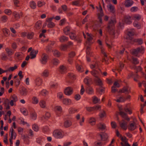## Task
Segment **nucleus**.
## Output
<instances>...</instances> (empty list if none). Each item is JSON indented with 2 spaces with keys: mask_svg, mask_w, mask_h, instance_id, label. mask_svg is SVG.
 <instances>
[{
  "mask_svg": "<svg viewBox=\"0 0 146 146\" xmlns=\"http://www.w3.org/2000/svg\"><path fill=\"white\" fill-rule=\"evenodd\" d=\"M32 128L33 130L36 131H38V127L36 124H35L33 125Z\"/></svg>",
  "mask_w": 146,
  "mask_h": 146,
  "instance_id": "obj_48",
  "label": "nucleus"
},
{
  "mask_svg": "<svg viewBox=\"0 0 146 146\" xmlns=\"http://www.w3.org/2000/svg\"><path fill=\"white\" fill-rule=\"evenodd\" d=\"M30 55L31 56V58L33 59L34 58H35L36 56V55L33 52V51H31L30 53Z\"/></svg>",
  "mask_w": 146,
  "mask_h": 146,
  "instance_id": "obj_62",
  "label": "nucleus"
},
{
  "mask_svg": "<svg viewBox=\"0 0 146 146\" xmlns=\"http://www.w3.org/2000/svg\"><path fill=\"white\" fill-rule=\"evenodd\" d=\"M52 46L50 45V44H48V45L46 46V48L45 49L47 52H50L52 50Z\"/></svg>",
  "mask_w": 146,
  "mask_h": 146,
  "instance_id": "obj_45",
  "label": "nucleus"
},
{
  "mask_svg": "<svg viewBox=\"0 0 146 146\" xmlns=\"http://www.w3.org/2000/svg\"><path fill=\"white\" fill-rule=\"evenodd\" d=\"M100 100L98 99L96 96H94V97H93V102L94 104H96L97 103H98L99 102H100Z\"/></svg>",
  "mask_w": 146,
  "mask_h": 146,
  "instance_id": "obj_40",
  "label": "nucleus"
},
{
  "mask_svg": "<svg viewBox=\"0 0 146 146\" xmlns=\"http://www.w3.org/2000/svg\"><path fill=\"white\" fill-rule=\"evenodd\" d=\"M61 101L63 103L66 105H69L71 103V100L68 98H63Z\"/></svg>",
  "mask_w": 146,
  "mask_h": 146,
  "instance_id": "obj_15",
  "label": "nucleus"
},
{
  "mask_svg": "<svg viewBox=\"0 0 146 146\" xmlns=\"http://www.w3.org/2000/svg\"><path fill=\"white\" fill-rule=\"evenodd\" d=\"M133 3V1L132 0H127L125 2V6L129 7L131 6Z\"/></svg>",
  "mask_w": 146,
  "mask_h": 146,
  "instance_id": "obj_23",
  "label": "nucleus"
},
{
  "mask_svg": "<svg viewBox=\"0 0 146 146\" xmlns=\"http://www.w3.org/2000/svg\"><path fill=\"white\" fill-rule=\"evenodd\" d=\"M49 74V70L47 69H46L44 70L42 73V76L45 77H48Z\"/></svg>",
  "mask_w": 146,
  "mask_h": 146,
  "instance_id": "obj_18",
  "label": "nucleus"
},
{
  "mask_svg": "<svg viewBox=\"0 0 146 146\" xmlns=\"http://www.w3.org/2000/svg\"><path fill=\"white\" fill-rule=\"evenodd\" d=\"M138 9V8L135 6L132 7L130 9V11L132 12H134L137 11Z\"/></svg>",
  "mask_w": 146,
  "mask_h": 146,
  "instance_id": "obj_49",
  "label": "nucleus"
},
{
  "mask_svg": "<svg viewBox=\"0 0 146 146\" xmlns=\"http://www.w3.org/2000/svg\"><path fill=\"white\" fill-rule=\"evenodd\" d=\"M7 20V17L6 16H3L2 17L1 19V21L4 22H6Z\"/></svg>",
  "mask_w": 146,
  "mask_h": 146,
  "instance_id": "obj_53",
  "label": "nucleus"
},
{
  "mask_svg": "<svg viewBox=\"0 0 146 146\" xmlns=\"http://www.w3.org/2000/svg\"><path fill=\"white\" fill-rule=\"evenodd\" d=\"M53 54L54 56L57 57H59L60 56V52L56 50L54 51Z\"/></svg>",
  "mask_w": 146,
  "mask_h": 146,
  "instance_id": "obj_52",
  "label": "nucleus"
},
{
  "mask_svg": "<svg viewBox=\"0 0 146 146\" xmlns=\"http://www.w3.org/2000/svg\"><path fill=\"white\" fill-rule=\"evenodd\" d=\"M34 35V33H29L27 35V38L29 39H31L32 38Z\"/></svg>",
  "mask_w": 146,
  "mask_h": 146,
  "instance_id": "obj_59",
  "label": "nucleus"
},
{
  "mask_svg": "<svg viewBox=\"0 0 146 146\" xmlns=\"http://www.w3.org/2000/svg\"><path fill=\"white\" fill-rule=\"evenodd\" d=\"M13 15L14 16L16 20L20 18V17L22 16L23 14L21 12L20 14H19L18 13L16 12H14L13 13Z\"/></svg>",
  "mask_w": 146,
  "mask_h": 146,
  "instance_id": "obj_19",
  "label": "nucleus"
},
{
  "mask_svg": "<svg viewBox=\"0 0 146 146\" xmlns=\"http://www.w3.org/2000/svg\"><path fill=\"white\" fill-rule=\"evenodd\" d=\"M30 7L33 9H34L36 8V3L33 1H31L30 2Z\"/></svg>",
  "mask_w": 146,
  "mask_h": 146,
  "instance_id": "obj_34",
  "label": "nucleus"
},
{
  "mask_svg": "<svg viewBox=\"0 0 146 146\" xmlns=\"http://www.w3.org/2000/svg\"><path fill=\"white\" fill-rule=\"evenodd\" d=\"M119 92L125 93L126 94H128L129 93V90L127 88L124 87L122 90L119 91Z\"/></svg>",
  "mask_w": 146,
  "mask_h": 146,
  "instance_id": "obj_27",
  "label": "nucleus"
},
{
  "mask_svg": "<svg viewBox=\"0 0 146 146\" xmlns=\"http://www.w3.org/2000/svg\"><path fill=\"white\" fill-rule=\"evenodd\" d=\"M73 89L70 87H67L64 90L65 94L68 96L71 95L72 93Z\"/></svg>",
  "mask_w": 146,
  "mask_h": 146,
  "instance_id": "obj_12",
  "label": "nucleus"
},
{
  "mask_svg": "<svg viewBox=\"0 0 146 146\" xmlns=\"http://www.w3.org/2000/svg\"><path fill=\"white\" fill-rule=\"evenodd\" d=\"M86 92L88 94H91L93 93L94 90L92 88L90 87L89 86L86 89Z\"/></svg>",
  "mask_w": 146,
  "mask_h": 146,
  "instance_id": "obj_31",
  "label": "nucleus"
},
{
  "mask_svg": "<svg viewBox=\"0 0 146 146\" xmlns=\"http://www.w3.org/2000/svg\"><path fill=\"white\" fill-rule=\"evenodd\" d=\"M99 135L100 136L101 140L103 141L107 140L108 138V135L106 133H103L102 134H99Z\"/></svg>",
  "mask_w": 146,
  "mask_h": 146,
  "instance_id": "obj_17",
  "label": "nucleus"
},
{
  "mask_svg": "<svg viewBox=\"0 0 146 146\" xmlns=\"http://www.w3.org/2000/svg\"><path fill=\"white\" fill-rule=\"evenodd\" d=\"M90 79L88 77H86L84 80V83L88 86H89L90 85Z\"/></svg>",
  "mask_w": 146,
  "mask_h": 146,
  "instance_id": "obj_29",
  "label": "nucleus"
},
{
  "mask_svg": "<svg viewBox=\"0 0 146 146\" xmlns=\"http://www.w3.org/2000/svg\"><path fill=\"white\" fill-rule=\"evenodd\" d=\"M10 30L11 32H12V33L13 34H11V36L13 37H15L17 35L16 34V31H15V29L12 27L10 28Z\"/></svg>",
  "mask_w": 146,
  "mask_h": 146,
  "instance_id": "obj_38",
  "label": "nucleus"
},
{
  "mask_svg": "<svg viewBox=\"0 0 146 146\" xmlns=\"http://www.w3.org/2000/svg\"><path fill=\"white\" fill-rule=\"evenodd\" d=\"M68 76L71 79L74 80L75 79V76L74 74L72 73H68Z\"/></svg>",
  "mask_w": 146,
  "mask_h": 146,
  "instance_id": "obj_43",
  "label": "nucleus"
},
{
  "mask_svg": "<svg viewBox=\"0 0 146 146\" xmlns=\"http://www.w3.org/2000/svg\"><path fill=\"white\" fill-rule=\"evenodd\" d=\"M107 7L108 8V9H110V11L111 12L113 13H114V6L112 5L111 4H109L107 6Z\"/></svg>",
  "mask_w": 146,
  "mask_h": 146,
  "instance_id": "obj_26",
  "label": "nucleus"
},
{
  "mask_svg": "<svg viewBox=\"0 0 146 146\" xmlns=\"http://www.w3.org/2000/svg\"><path fill=\"white\" fill-rule=\"evenodd\" d=\"M76 68L77 70L79 72H82L83 71V68L82 66L78 64H76Z\"/></svg>",
  "mask_w": 146,
  "mask_h": 146,
  "instance_id": "obj_37",
  "label": "nucleus"
},
{
  "mask_svg": "<svg viewBox=\"0 0 146 146\" xmlns=\"http://www.w3.org/2000/svg\"><path fill=\"white\" fill-rule=\"evenodd\" d=\"M136 128V124L135 123H132L130 124L128 129L130 130H133L135 129Z\"/></svg>",
  "mask_w": 146,
  "mask_h": 146,
  "instance_id": "obj_20",
  "label": "nucleus"
},
{
  "mask_svg": "<svg viewBox=\"0 0 146 146\" xmlns=\"http://www.w3.org/2000/svg\"><path fill=\"white\" fill-rule=\"evenodd\" d=\"M124 110L126 112H128L129 114H131L132 112L126 106L124 108Z\"/></svg>",
  "mask_w": 146,
  "mask_h": 146,
  "instance_id": "obj_54",
  "label": "nucleus"
},
{
  "mask_svg": "<svg viewBox=\"0 0 146 146\" xmlns=\"http://www.w3.org/2000/svg\"><path fill=\"white\" fill-rule=\"evenodd\" d=\"M125 100V98L123 96H121L119 97V99H118L115 100V101L118 102H124Z\"/></svg>",
  "mask_w": 146,
  "mask_h": 146,
  "instance_id": "obj_32",
  "label": "nucleus"
},
{
  "mask_svg": "<svg viewBox=\"0 0 146 146\" xmlns=\"http://www.w3.org/2000/svg\"><path fill=\"white\" fill-rule=\"evenodd\" d=\"M98 129L99 130L103 131L106 128V125L105 124L103 123H100L98 126Z\"/></svg>",
  "mask_w": 146,
  "mask_h": 146,
  "instance_id": "obj_21",
  "label": "nucleus"
},
{
  "mask_svg": "<svg viewBox=\"0 0 146 146\" xmlns=\"http://www.w3.org/2000/svg\"><path fill=\"white\" fill-rule=\"evenodd\" d=\"M8 30L7 29L5 28L3 29V31L5 36H7L8 35Z\"/></svg>",
  "mask_w": 146,
  "mask_h": 146,
  "instance_id": "obj_60",
  "label": "nucleus"
},
{
  "mask_svg": "<svg viewBox=\"0 0 146 146\" xmlns=\"http://www.w3.org/2000/svg\"><path fill=\"white\" fill-rule=\"evenodd\" d=\"M57 96L61 100L62 99V98L63 97V94L62 92H60L57 93Z\"/></svg>",
  "mask_w": 146,
  "mask_h": 146,
  "instance_id": "obj_50",
  "label": "nucleus"
},
{
  "mask_svg": "<svg viewBox=\"0 0 146 146\" xmlns=\"http://www.w3.org/2000/svg\"><path fill=\"white\" fill-rule=\"evenodd\" d=\"M133 26L137 28L138 29H139L140 28V26L137 21L136 20L133 23Z\"/></svg>",
  "mask_w": 146,
  "mask_h": 146,
  "instance_id": "obj_41",
  "label": "nucleus"
},
{
  "mask_svg": "<svg viewBox=\"0 0 146 146\" xmlns=\"http://www.w3.org/2000/svg\"><path fill=\"white\" fill-rule=\"evenodd\" d=\"M133 62L135 64H137L139 63V62L136 58L133 57L132 58Z\"/></svg>",
  "mask_w": 146,
  "mask_h": 146,
  "instance_id": "obj_47",
  "label": "nucleus"
},
{
  "mask_svg": "<svg viewBox=\"0 0 146 146\" xmlns=\"http://www.w3.org/2000/svg\"><path fill=\"white\" fill-rule=\"evenodd\" d=\"M54 26V23L52 22H50L48 23L47 25V27L48 28H52Z\"/></svg>",
  "mask_w": 146,
  "mask_h": 146,
  "instance_id": "obj_55",
  "label": "nucleus"
},
{
  "mask_svg": "<svg viewBox=\"0 0 146 146\" xmlns=\"http://www.w3.org/2000/svg\"><path fill=\"white\" fill-rule=\"evenodd\" d=\"M70 29L68 27H66L63 30L64 33L66 35H68L70 33Z\"/></svg>",
  "mask_w": 146,
  "mask_h": 146,
  "instance_id": "obj_28",
  "label": "nucleus"
},
{
  "mask_svg": "<svg viewBox=\"0 0 146 146\" xmlns=\"http://www.w3.org/2000/svg\"><path fill=\"white\" fill-rule=\"evenodd\" d=\"M90 67L92 69H95L92 71L90 72L92 74L94 77L95 81L97 83L98 85L101 86L102 85V81L100 79L99 77L102 73L101 70L98 68V65L96 63L94 64H92L90 66Z\"/></svg>",
  "mask_w": 146,
  "mask_h": 146,
  "instance_id": "obj_1",
  "label": "nucleus"
},
{
  "mask_svg": "<svg viewBox=\"0 0 146 146\" xmlns=\"http://www.w3.org/2000/svg\"><path fill=\"white\" fill-rule=\"evenodd\" d=\"M41 57V59L40 60L41 63L42 64H45L47 62L48 55L45 53H43Z\"/></svg>",
  "mask_w": 146,
  "mask_h": 146,
  "instance_id": "obj_10",
  "label": "nucleus"
},
{
  "mask_svg": "<svg viewBox=\"0 0 146 146\" xmlns=\"http://www.w3.org/2000/svg\"><path fill=\"white\" fill-rule=\"evenodd\" d=\"M55 110L59 112H61L62 111V108L60 106H56L55 107Z\"/></svg>",
  "mask_w": 146,
  "mask_h": 146,
  "instance_id": "obj_64",
  "label": "nucleus"
},
{
  "mask_svg": "<svg viewBox=\"0 0 146 146\" xmlns=\"http://www.w3.org/2000/svg\"><path fill=\"white\" fill-rule=\"evenodd\" d=\"M77 110L73 108H70L69 110V112L70 114H72L76 112Z\"/></svg>",
  "mask_w": 146,
  "mask_h": 146,
  "instance_id": "obj_42",
  "label": "nucleus"
},
{
  "mask_svg": "<svg viewBox=\"0 0 146 146\" xmlns=\"http://www.w3.org/2000/svg\"><path fill=\"white\" fill-rule=\"evenodd\" d=\"M41 22L40 21H37L35 24V27L37 29H40L41 26Z\"/></svg>",
  "mask_w": 146,
  "mask_h": 146,
  "instance_id": "obj_35",
  "label": "nucleus"
},
{
  "mask_svg": "<svg viewBox=\"0 0 146 146\" xmlns=\"http://www.w3.org/2000/svg\"><path fill=\"white\" fill-rule=\"evenodd\" d=\"M10 105L11 106H15L16 102L18 100L17 97L15 95H11L10 98Z\"/></svg>",
  "mask_w": 146,
  "mask_h": 146,
  "instance_id": "obj_5",
  "label": "nucleus"
},
{
  "mask_svg": "<svg viewBox=\"0 0 146 146\" xmlns=\"http://www.w3.org/2000/svg\"><path fill=\"white\" fill-rule=\"evenodd\" d=\"M40 105L42 108H44L46 106L45 102L43 100H41L40 102Z\"/></svg>",
  "mask_w": 146,
  "mask_h": 146,
  "instance_id": "obj_36",
  "label": "nucleus"
},
{
  "mask_svg": "<svg viewBox=\"0 0 146 146\" xmlns=\"http://www.w3.org/2000/svg\"><path fill=\"white\" fill-rule=\"evenodd\" d=\"M20 95L22 96H26L27 93V89L24 87H22L19 90Z\"/></svg>",
  "mask_w": 146,
  "mask_h": 146,
  "instance_id": "obj_13",
  "label": "nucleus"
},
{
  "mask_svg": "<svg viewBox=\"0 0 146 146\" xmlns=\"http://www.w3.org/2000/svg\"><path fill=\"white\" fill-rule=\"evenodd\" d=\"M117 120L119 121V123L120 127L123 129L126 130L127 129V123L123 119L122 121V122L119 121V119L117 117Z\"/></svg>",
  "mask_w": 146,
  "mask_h": 146,
  "instance_id": "obj_8",
  "label": "nucleus"
},
{
  "mask_svg": "<svg viewBox=\"0 0 146 146\" xmlns=\"http://www.w3.org/2000/svg\"><path fill=\"white\" fill-rule=\"evenodd\" d=\"M144 52V49L142 46L134 49L132 51V54L136 56H137L138 54L139 53L143 54Z\"/></svg>",
  "mask_w": 146,
  "mask_h": 146,
  "instance_id": "obj_3",
  "label": "nucleus"
},
{
  "mask_svg": "<svg viewBox=\"0 0 146 146\" xmlns=\"http://www.w3.org/2000/svg\"><path fill=\"white\" fill-rule=\"evenodd\" d=\"M72 125V122L69 120H66L64 123V126L66 128L70 127Z\"/></svg>",
  "mask_w": 146,
  "mask_h": 146,
  "instance_id": "obj_16",
  "label": "nucleus"
},
{
  "mask_svg": "<svg viewBox=\"0 0 146 146\" xmlns=\"http://www.w3.org/2000/svg\"><path fill=\"white\" fill-rule=\"evenodd\" d=\"M66 68L64 66H60V71L61 73H63L66 72Z\"/></svg>",
  "mask_w": 146,
  "mask_h": 146,
  "instance_id": "obj_30",
  "label": "nucleus"
},
{
  "mask_svg": "<svg viewBox=\"0 0 146 146\" xmlns=\"http://www.w3.org/2000/svg\"><path fill=\"white\" fill-rule=\"evenodd\" d=\"M21 113L25 115H26L28 114V112L26 110L21 109Z\"/></svg>",
  "mask_w": 146,
  "mask_h": 146,
  "instance_id": "obj_61",
  "label": "nucleus"
},
{
  "mask_svg": "<svg viewBox=\"0 0 146 146\" xmlns=\"http://www.w3.org/2000/svg\"><path fill=\"white\" fill-rule=\"evenodd\" d=\"M31 117L33 120H35L36 118V113L35 112H32L31 113Z\"/></svg>",
  "mask_w": 146,
  "mask_h": 146,
  "instance_id": "obj_46",
  "label": "nucleus"
},
{
  "mask_svg": "<svg viewBox=\"0 0 146 146\" xmlns=\"http://www.w3.org/2000/svg\"><path fill=\"white\" fill-rule=\"evenodd\" d=\"M104 88H101L96 89L97 92L101 94L104 92Z\"/></svg>",
  "mask_w": 146,
  "mask_h": 146,
  "instance_id": "obj_51",
  "label": "nucleus"
},
{
  "mask_svg": "<svg viewBox=\"0 0 146 146\" xmlns=\"http://www.w3.org/2000/svg\"><path fill=\"white\" fill-rule=\"evenodd\" d=\"M4 104L5 108L7 110L9 109V100L8 99H7L5 100Z\"/></svg>",
  "mask_w": 146,
  "mask_h": 146,
  "instance_id": "obj_22",
  "label": "nucleus"
},
{
  "mask_svg": "<svg viewBox=\"0 0 146 146\" xmlns=\"http://www.w3.org/2000/svg\"><path fill=\"white\" fill-rule=\"evenodd\" d=\"M35 82L36 85L39 86L41 84L42 80L40 78H38L36 80Z\"/></svg>",
  "mask_w": 146,
  "mask_h": 146,
  "instance_id": "obj_25",
  "label": "nucleus"
},
{
  "mask_svg": "<svg viewBox=\"0 0 146 146\" xmlns=\"http://www.w3.org/2000/svg\"><path fill=\"white\" fill-rule=\"evenodd\" d=\"M68 38L64 36H62L60 37L59 38L60 41L61 42H62L67 41Z\"/></svg>",
  "mask_w": 146,
  "mask_h": 146,
  "instance_id": "obj_24",
  "label": "nucleus"
},
{
  "mask_svg": "<svg viewBox=\"0 0 146 146\" xmlns=\"http://www.w3.org/2000/svg\"><path fill=\"white\" fill-rule=\"evenodd\" d=\"M53 135L56 139H61L63 136L62 131L58 129L54 131L53 132Z\"/></svg>",
  "mask_w": 146,
  "mask_h": 146,
  "instance_id": "obj_4",
  "label": "nucleus"
},
{
  "mask_svg": "<svg viewBox=\"0 0 146 146\" xmlns=\"http://www.w3.org/2000/svg\"><path fill=\"white\" fill-rule=\"evenodd\" d=\"M134 30L133 29L128 32L127 38L128 40H129L128 41L130 44H132L133 43V40L132 36L134 35Z\"/></svg>",
  "mask_w": 146,
  "mask_h": 146,
  "instance_id": "obj_6",
  "label": "nucleus"
},
{
  "mask_svg": "<svg viewBox=\"0 0 146 146\" xmlns=\"http://www.w3.org/2000/svg\"><path fill=\"white\" fill-rule=\"evenodd\" d=\"M115 22L114 20H111L108 23V26L107 27V30L108 32L112 35L115 34V31L114 29L113 25Z\"/></svg>",
  "mask_w": 146,
  "mask_h": 146,
  "instance_id": "obj_2",
  "label": "nucleus"
},
{
  "mask_svg": "<svg viewBox=\"0 0 146 146\" xmlns=\"http://www.w3.org/2000/svg\"><path fill=\"white\" fill-rule=\"evenodd\" d=\"M102 145V143L101 142H95L94 143V145L95 146H103Z\"/></svg>",
  "mask_w": 146,
  "mask_h": 146,
  "instance_id": "obj_63",
  "label": "nucleus"
},
{
  "mask_svg": "<svg viewBox=\"0 0 146 146\" xmlns=\"http://www.w3.org/2000/svg\"><path fill=\"white\" fill-rule=\"evenodd\" d=\"M18 67V66L15 65L13 67H10V71H13L15 70Z\"/></svg>",
  "mask_w": 146,
  "mask_h": 146,
  "instance_id": "obj_57",
  "label": "nucleus"
},
{
  "mask_svg": "<svg viewBox=\"0 0 146 146\" xmlns=\"http://www.w3.org/2000/svg\"><path fill=\"white\" fill-rule=\"evenodd\" d=\"M16 137V134L15 132L13 129L12 128L11 131V138L12 139H15Z\"/></svg>",
  "mask_w": 146,
  "mask_h": 146,
  "instance_id": "obj_33",
  "label": "nucleus"
},
{
  "mask_svg": "<svg viewBox=\"0 0 146 146\" xmlns=\"http://www.w3.org/2000/svg\"><path fill=\"white\" fill-rule=\"evenodd\" d=\"M100 108V106H97L93 107H86V110L89 112H91L94 110H98Z\"/></svg>",
  "mask_w": 146,
  "mask_h": 146,
  "instance_id": "obj_11",
  "label": "nucleus"
},
{
  "mask_svg": "<svg viewBox=\"0 0 146 146\" xmlns=\"http://www.w3.org/2000/svg\"><path fill=\"white\" fill-rule=\"evenodd\" d=\"M119 115L125 120L129 121L130 119L127 116V113L123 111V109L122 108H119Z\"/></svg>",
  "mask_w": 146,
  "mask_h": 146,
  "instance_id": "obj_7",
  "label": "nucleus"
},
{
  "mask_svg": "<svg viewBox=\"0 0 146 146\" xmlns=\"http://www.w3.org/2000/svg\"><path fill=\"white\" fill-rule=\"evenodd\" d=\"M134 41L138 42L139 44L143 43L142 40L141 39H136L134 40Z\"/></svg>",
  "mask_w": 146,
  "mask_h": 146,
  "instance_id": "obj_56",
  "label": "nucleus"
},
{
  "mask_svg": "<svg viewBox=\"0 0 146 146\" xmlns=\"http://www.w3.org/2000/svg\"><path fill=\"white\" fill-rule=\"evenodd\" d=\"M15 55L19 60H21L23 57L21 53H17L15 54Z\"/></svg>",
  "mask_w": 146,
  "mask_h": 146,
  "instance_id": "obj_44",
  "label": "nucleus"
},
{
  "mask_svg": "<svg viewBox=\"0 0 146 146\" xmlns=\"http://www.w3.org/2000/svg\"><path fill=\"white\" fill-rule=\"evenodd\" d=\"M125 22L127 24H131L132 21H131V17L129 15L126 16L125 17Z\"/></svg>",
  "mask_w": 146,
  "mask_h": 146,
  "instance_id": "obj_14",
  "label": "nucleus"
},
{
  "mask_svg": "<svg viewBox=\"0 0 146 146\" xmlns=\"http://www.w3.org/2000/svg\"><path fill=\"white\" fill-rule=\"evenodd\" d=\"M90 47L89 46H87V49L86 50V53L87 54L86 58L87 61L88 62H90V59L89 57V56H93V55L92 52H90Z\"/></svg>",
  "mask_w": 146,
  "mask_h": 146,
  "instance_id": "obj_9",
  "label": "nucleus"
},
{
  "mask_svg": "<svg viewBox=\"0 0 146 146\" xmlns=\"http://www.w3.org/2000/svg\"><path fill=\"white\" fill-rule=\"evenodd\" d=\"M89 123L92 125H94L95 124L96 120L93 117H91L90 118L89 120Z\"/></svg>",
  "mask_w": 146,
  "mask_h": 146,
  "instance_id": "obj_39",
  "label": "nucleus"
},
{
  "mask_svg": "<svg viewBox=\"0 0 146 146\" xmlns=\"http://www.w3.org/2000/svg\"><path fill=\"white\" fill-rule=\"evenodd\" d=\"M123 64L121 63H119V66L118 69V71H121L123 69Z\"/></svg>",
  "mask_w": 146,
  "mask_h": 146,
  "instance_id": "obj_58",
  "label": "nucleus"
}]
</instances>
